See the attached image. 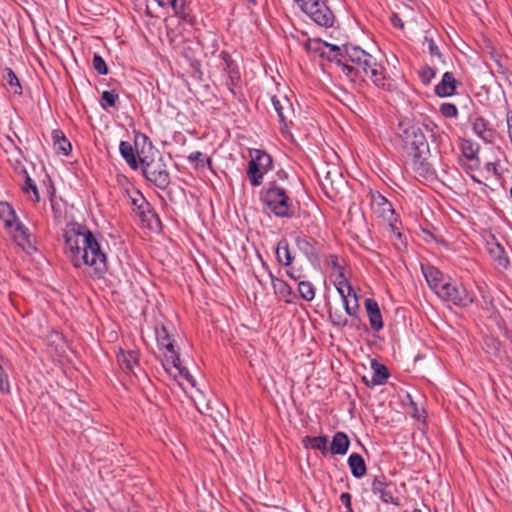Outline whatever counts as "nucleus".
Here are the masks:
<instances>
[{
	"label": "nucleus",
	"instance_id": "obj_39",
	"mask_svg": "<svg viewBox=\"0 0 512 512\" xmlns=\"http://www.w3.org/2000/svg\"><path fill=\"white\" fill-rule=\"evenodd\" d=\"M325 41L321 39H310L306 42L305 48L308 52L318 54L320 57H324L325 54Z\"/></svg>",
	"mask_w": 512,
	"mask_h": 512
},
{
	"label": "nucleus",
	"instance_id": "obj_55",
	"mask_svg": "<svg viewBox=\"0 0 512 512\" xmlns=\"http://www.w3.org/2000/svg\"><path fill=\"white\" fill-rule=\"evenodd\" d=\"M136 196L135 197H131V204L133 206V210L134 209H138V207H140V198H144V196L142 195V193L140 191H136L135 192Z\"/></svg>",
	"mask_w": 512,
	"mask_h": 512
},
{
	"label": "nucleus",
	"instance_id": "obj_46",
	"mask_svg": "<svg viewBox=\"0 0 512 512\" xmlns=\"http://www.w3.org/2000/svg\"><path fill=\"white\" fill-rule=\"evenodd\" d=\"M334 285L337 290L347 289V291L352 292L353 289V287L351 286L347 278L344 276V273L342 271H340L339 274L337 275Z\"/></svg>",
	"mask_w": 512,
	"mask_h": 512
},
{
	"label": "nucleus",
	"instance_id": "obj_27",
	"mask_svg": "<svg viewBox=\"0 0 512 512\" xmlns=\"http://www.w3.org/2000/svg\"><path fill=\"white\" fill-rule=\"evenodd\" d=\"M276 258L281 265L286 267L291 266L294 256L292 255L288 241L286 239H282L278 242L276 248Z\"/></svg>",
	"mask_w": 512,
	"mask_h": 512
},
{
	"label": "nucleus",
	"instance_id": "obj_40",
	"mask_svg": "<svg viewBox=\"0 0 512 512\" xmlns=\"http://www.w3.org/2000/svg\"><path fill=\"white\" fill-rule=\"evenodd\" d=\"M419 78L424 85H429L436 76V70L428 65L422 67L419 72Z\"/></svg>",
	"mask_w": 512,
	"mask_h": 512
},
{
	"label": "nucleus",
	"instance_id": "obj_22",
	"mask_svg": "<svg viewBox=\"0 0 512 512\" xmlns=\"http://www.w3.org/2000/svg\"><path fill=\"white\" fill-rule=\"evenodd\" d=\"M119 152L131 169L137 170L139 168L140 160L137 155L136 147L134 149L131 143L127 141H121L119 144Z\"/></svg>",
	"mask_w": 512,
	"mask_h": 512
},
{
	"label": "nucleus",
	"instance_id": "obj_26",
	"mask_svg": "<svg viewBox=\"0 0 512 512\" xmlns=\"http://www.w3.org/2000/svg\"><path fill=\"white\" fill-rule=\"evenodd\" d=\"M371 367L373 369V376L371 378V385L372 386H378L383 385L388 377L390 376V373L387 369V367L376 360H372Z\"/></svg>",
	"mask_w": 512,
	"mask_h": 512
},
{
	"label": "nucleus",
	"instance_id": "obj_8",
	"mask_svg": "<svg viewBox=\"0 0 512 512\" xmlns=\"http://www.w3.org/2000/svg\"><path fill=\"white\" fill-rule=\"evenodd\" d=\"M445 301H451L454 305L468 307L473 303V298L467 289L457 282L447 281L437 294Z\"/></svg>",
	"mask_w": 512,
	"mask_h": 512
},
{
	"label": "nucleus",
	"instance_id": "obj_10",
	"mask_svg": "<svg viewBox=\"0 0 512 512\" xmlns=\"http://www.w3.org/2000/svg\"><path fill=\"white\" fill-rule=\"evenodd\" d=\"M155 336L159 347L166 349L164 363L175 366L179 364V354L175 350L174 340L172 339L168 327L164 324L155 327Z\"/></svg>",
	"mask_w": 512,
	"mask_h": 512
},
{
	"label": "nucleus",
	"instance_id": "obj_63",
	"mask_svg": "<svg viewBox=\"0 0 512 512\" xmlns=\"http://www.w3.org/2000/svg\"><path fill=\"white\" fill-rule=\"evenodd\" d=\"M278 175H279L280 178H282V177L286 178L287 177V174L284 171L279 172Z\"/></svg>",
	"mask_w": 512,
	"mask_h": 512
},
{
	"label": "nucleus",
	"instance_id": "obj_21",
	"mask_svg": "<svg viewBox=\"0 0 512 512\" xmlns=\"http://www.w3.org/2000/svg\"><path fill=\"white\" fill-rule=\"evenodd\" d=\"M117 361L127 373H134V367L138 365L139 353L136 350L125 351L120 349L117 354Z\"/></svg>",
	"mask_w": 512,
	"mask_h": 512
},
{
	"label": "nucleus",
	"instance_id": "obj_9",
	"mask_svg": "<svg viewBox=\"0 0 512 512\" xmlns=\"http://www.w3.org/2000/svg\"><path fill=\"white\" fill-rule=\"evenodd\" d=\"M295 245L313 266L320 263L322 244L314 237L300 233L295 237Z\"/></svg>",
	"mask_w": 512,
	"mask_h": 512
},
{
	"label": "nucleus",
	"instance_id": "obj_17",
	"mask_svg": "<svg viewBox=\"0 0 512 512\" xmlns=\"http://www.w3.org/2000/svg\"><path fill=\"white\" fill-rule=\"evenodd\" d=\"M488 252L496 264L499 271L506 270L509 267L510 261L504 247L495 239L492 243H487Z\"/></svg>",
	"mask_w": 512,
	"mask_h": 512
},
{
	"label": "nucleus",
	"instance_id": "obj_42",
	"mask_svg": "<svg viewBox=\"0 0 512 512\" xmlns=\"http://www.w3.org/2000/svg\"><path fill=\"white\" fill-rule=\"evenodd\" d=\"M188 160L190 162H197L196 167H204L206 164L208 165V167L212 166L211 158H205L204 154L200 151L192 152L188 156Z\"/></svg>",
	"mask_w": 512,
	"mask_h": 512
},
{
	"label": "nucleus",
	"instance_id": "obj_13",
	"mask_svg": "<svg viewBox=\"0 0 512 512\" xmlns=\"http://www.w3.org/2000/svg\"><path fill=\"white\" fill-rule=\"evenodd\" d=\"M13 240L18 246L22 247L23 250L30 253L36 250L33 246V237L29 232L28 228L25 227L19 220L14 223L12 229H8Z\"/></svg>",
	"mask_w": 512,
	"mask_h": 512
},
{
	"label": "nucleus",
	"instance_id": "obj_60",
	"mask_svg": "<svg viewBox=\"0 0 512 512\" xmlns=\"http://www.w3.org/2000/svg\"><path fill=\"white\" fill-rule=\"evenodd\" d=\"M382 201H383V205L387 206L388 208H391L392 205L387 199L382 197Z\"/></svg>",
	"mask_w": 512,
	"mask_h": 512
},
{
	"label": "nucleus",
	"instance_id": "obj_37",
	"mask_svg": "<svg viewBox=\"0 0 512 512\" xmlns=\"http://www.w3.org/2000/svg\"><path fill=\"white\" fill-rule=\"evenodd\" d=\"M298 292L306 301H312L315 297V288L309 281H300L298 284Z\"/></svg>",
	"mask_w": 512,
	"mask_h": 512
},
{
	"label": "nucleus",
	"instance_id": "obj_2",
	"mask_svg": "<svg viewBox=\"0 0 512 512\" xmlns=\"http://www.w3.org/2000/svg\"><path fill=\"white\" fill-rule=\"evenodd\" d=\"M429 131L427 125H419L408 119L402 120L398 125V134L404 143V148L412 157V168L420 176L429 177L435 171L428 161L430 148L425 135Z\"/></svg>",
	"mask_w": 512,
	"mask_h": 512
},
{
	"label": "nucleus",
	"instance_id": "obj_41",
	"mask_svg": "<svg viewBox=\"0 0 512 512\" xmlns=\"http://www.w3.org/2000/svg\"><path fill=\"white\" fill-rule=\"evenodd\" d=\"M195 404H196V408L197 410L203 414V415H208L209 417H211L213 419V421L215 422V424L217 426L220 425V420L217 419L216 415H214L213 413V408L211 407V403L208 401L207 403H202L201 401H195Z\"/></svg>",
	"mask_w": 512,
	"mask_h": 512
},
{
	"label": "nucleus",
	"instance_id": "obj_44",
	"mask_svg": "<svg viewBox=\"0 0 512 512\" xmlns=\"http://www.w3.org/2000/svg\"><path fill=\"white\" fill-rule=\"evenodd\" d=\"M329 319L332 324L337 327H344L348 324V319L345 315H343L340 311H332L329 310Z\"/></svg>",
	"mask_w": 512,
	"mask_h": 512
},
{
	"label": "nucleus",
	"instance_id": "obj_15",
	"mask_svg": "<svg viewBox=\"0 0 512 512\" xmlns=\"http://www.w3.org/2000/svg\"><path fill=\"white\" fill-rule=\"evenodd\" d=\"M272 105L276 111L279 122L287 127L288 123H291V116L293 115L292 105L287 98L279 99L277 96L271 98Z\"/></svg>",
	"mask_w": 512,
	"mask_h": 512
},
{
	"label": "nucleus",
	"instance_id": "obj_34",
	"mask_svg": "<svg viewBox=\"0 0 512 512\" xmlns=\"http://www.w3.org/2000/svg\"><path fill=\"white\" fill-rule=\"evenodd\" d=\"M3 80L13 88L14 94L21 95L22 87L20 85L19 79L11 68H6L5 73L3 75Z\"/></svg>",
	"mask_w": 512,
	"mask_h": 512
},
{
	"label": "nucleus",
	"instance_id": "obj_58",
	"mask_svg": "<svg viewBox=\"0 0 512 512\" xmlns=\"http://www.w3.org/2000/svg\"><path fill=\"white\" fill-rule=\"evenodd\" d=\"M485 168L488 172H493L494 174H497V165L493 162H488L485 165Z\"/></svg>",
	"mask_w": 512,
	"mask_h": 512
},
{
	"label": "nucleus",
	"instance_id": "obj_45",
	"mask_svg": "<svg viewBox=\"0 0 512 512\" xmlns=\"http://www.w3.org/2000/svg\"><path fill=\"white\" fill-rule=\"evenodd\" d=\"M439 110L446 118H456L458 116V109L452 103H442Z\"/></svg>",
	"mask_w": 512,
	"mask_h": 512
},
{
	"label": "nucleus",
	"instance_id": "obj_54",
	"mask_svg": "<svg viewBox=\"0 0 512 512\" xmlns=\"http://www.w3.org/2000/svg\"><path fill=\"white\" fill-rule=\"evenodd\" d=\"M390 21L392 25L396 28L401 29L404 26L402 19L397 14H392V16L390 17Z\"/></svg>",
	"mask_w": 512,
	"mask_h": 512
},
{
	"label": "nucleus",
	"instance_id": "obj_35",
	"mask_svg": "<svg viewBox=\"0 0 512 512\" xmlns=\"http://www.w3.org/2000/svg\"><path fill=\"white\" fill-rule=\"evenodd\" d=\"M325 48L326 50L323 58H326L328 61H335L338 64H341V57L343 56L342 49L339 46L328 42L325 43Z\"/></svg>",
	"mask_w": 512,
	"mask_h": 512
},
{
	"label": "nucleus",
	"instance_id": "obj_31",
	"mask_svg": "<svg viewBox=\"0 0 512 512\" xmlns=\"http://www.w3.org/2000/svg\"><path fill=\"white\" fill-rule=\"evenodd\" d=\"M0 218L3 220L7 229H12L14 223L18 221L13 207L7 202L0 203Z\"/></svg>",
	"mask_w": 512,
	"mask_h": 512
},
{
	"label": "nucleus",
	"instance_id": "obj_7",
	"mask_svg": "<svg viewBox=\"0 0 512 512\" xmlns=\"http://www.w3.org/2000/svg\"><path fill=\"white\" fill-rule=\"evenodd\" d=\"M272 157L265 151L255 149L248 162L247 176L252 186H260L264 175L272 168Z\"/></svg>",
	"mask_w": 512,
	"mask_h": 512
},
{
	"label": "nucleus",
	"instance_id": "obj_53",
	"mask_svg": "<svg viewBox=\"0 0 512 512\" xmlns=\"http://www.w3.org/2000/svg\"><path fill=\"white\" fill-rule=\"evenodd\" d=\"M287 275L293 280L297 281L302 277V272L299 269L291 267L289 270H287Z\"/></svg>",
	"mask_w": 512,
	"mask_h": 512
},
{
	"label": "nucleus",
	"instance_id": "obj_4",
	"mask_svg": "<svg viewBox=\"0 0 512 512\" xmlns=\"http://www.w3.org/2000/svg\"><path fill=\"white\" fill-rule=\"evenodd\" d=\"M260 200L275 217L292 218L294 216V206L288 191L275 181L269 182L262 188Z\"/></svg>",
	"mask_w": 512,
	"mask_h": 512
},
{
	"label": "nucleus",
	"instance_id": "obj_62",
	"mask_svg": "<svg viewBox=\"0 0 512 512\" xmlns=\"http://www.w3.org/2000/svg\"><path fill=\"white\" fill-rule=\"evenodd\" d=\"M215 415H216L217 419L221 418V421H225L224 416L220 412H217V414H215Z\"/></svg>",
	"mask_w": 512,
	"mask_h": 512
},
{
	"label": "nucleus",
	"instance_id": "obj_38",
	"mask_svg": "<svg viewBox=\"0 0 512 512\" xmlns=\"http://www.w3.org/2000/svg\"><path fill=\"white\" fill-rule=\"evenodd\" d=\"M119 99V95L115 90L104 91L101 95L100 105L103 109L115 107Z\"/></svg>",
	"mask_w": 512,
	"mask_h": 512
},
{
	"label": "nucleus",
	"instance_id": "obj_57",
	"mask_svg": "<svg viewBox=\"0 0 512 512\" xmlns=\"http://www.w3.org/2000/svg\"><path fill=\"white\" fill-rule=\"evenodd\" d=\"M52 210H53V213H54V217L55 219H61L62 217V214H61V210L56 206V204L52 201Z\"/></svg>",
	"mask_w": 512,
	"mask_h": 512
},
{
	"label": "nucleus",
	"instance_id": "obj_56",
	"mask_svg": "<svg viewBox=\"0 0 512 512\" xmlns=\"http://www.w3.org/2000/svg\"><path fill=\"white\" fill-rule=\"evenodd\" d=\"M506 121H507V128H508V136L512 143V111L507 112Z\"/></svg>",
	"mask_w": 512,
	"mask_h": 512
},
{
	"label": "nucleus",
	"instance_id": "obj_51",
	"mask_svg": "<svg viewBox=\"0 0 512 512\" xmlns=\"http://www.w3.org/2000/svg\"><path fill=\"white\" fill-rule=\"evenodd\" d=\"M351 500H352V496H351L350 493H348V492L341 493L340 501H341V503L345 507V511L344 512H354L353 509H352Z\"/></svg>",
	"mask_w": 512,
	"mask_h": 512
},
{
	"label": "nucleus",
	"instance_id": "obj_12",
	"mask_svg": "<svg viewBox=\"0 0 512 512\" xmlns=\"http://www.w3.org/2000/svg\"><path fill=\"white\" fill-rule=\"evenodd\" d=\"M371 490L379 495L382 502L398 506L399 499L394 497V485L386 482L385 477H375L371 484Z\"/></svg>",
	"mask_w": 512,
	"mask_h": 512
},
{
	"label": "nucleus",
	"instance_id": "obj_49",
	"mask_svg": "<svg viewBox=\"0 0 512 512\" xmlns=\"http://www.w3.org/2000/svg\"><path fill=\"white\" fill-rule=\"evenodd\" d=\"M425 41L428 43L429 54L433 57H437L441 62H445L443 59V55L440 52L435 41L432 38H428V37H425Z\"/></svg>",
	"mask_w": 512,
	"mask_h": 512
},
{
	"label": "nucleus",
	"instance_id": "obj_24",
	"mask_svg": "<svg viewBox=\"0 0 512 512\" xmlns=\"http://www.w3.org/2000/svg\"><path fill=\"white\" fill-rule=\"evenodd\" d=\"M350 445L349 437L344 432H336L332 438L330 451L332 454L344 455Z\"/></svg>",
	"mask_w": 512,
	"mask_h": 512
},
{
	"label": "nucleus",
	"instance_id": "obj_59",
	"mask_svg": "<svg viewBox=\"0 0 512 512\" xmlns=\"http://www.w3.org/2000/svg\"><path fill=\"white\" fill-rule=\"evenodd\" d=\"M155 1L161 7H167V6H171L172 4H175V0H155Z\"/></svg>",
	"mask_w": 512,
	"mask_h": 512
},
{
	"label": "nucleus",
	"instance_id": "obj_19",
	"mask_svg": "<svg viewBox=\"0 0 512 512\" xmlns=\"http://www.w3.org/2000/svg\"><path fill=\"white\" fill-rule=\"evenodd\" d=\"M423 275L429 285V287L438 294L442 286L447 282L444 278V274L433 266L421 267Z\"/></svg>",
	"mask_w": 512,
	"mask_h": 512
},
{
	"label": "nucleus",
	"instance_id": "obj_20",
	"mask_svg": "<svg viewBox=\"0 0 512 512\" xmlns=\"http://www.w3.org/2000/svg\"><path fill=\"white\" fill-rule=\"evenodd\" d=\"M364 305L372 330H381L383 328V320L378 303L374 299L367 298L365 299Z\"/></svg>",
	"mask_w": 512,
	"mask_h": 512
},
{
	"label": "nucleus",
	"instance_id": "obj_52",
	"mask_svg": "<svg viewBox=\"0 0 512 512\" xmlns=\"http://www.w3.org/2000/svg\"><path fill=\"white\" fill-rule=\"evenodd\" d=\"M340 65H342V72L345 73L347 76L357 75V68L343 63H341Z\"/></svg>",
	"mask_w": 512,
	"mask_h": 512
},
{
	"label": "nucleus",
	"instance_id": "obj_50",
	"mask_svg": "<svg viewBox=\"0 0 512 512\" xmlns=\"http://www.w3.org/2000/svg\"><path fill=\"white\" fill-rule=\"evenodd\" d=\"M479 152V147L474 148L472 144L463 146V155L468 160L478 159L477 154Z\"/></svg>",
	"mask_w": 512,
	"mask_h": 512
},
{
	"label": "nucleus",
	"instance_id": "obj_48",
	"mask_svg": "<svg viewBox=\"0 0 512 512\" xmlns=\"http://www.w3.org/2000/svg\"><path fill=\"white\" fill-rule=\"evenodd\" d=\"M23 190L26 193L31 191L33 193V195L35 196V201L36 202L39 201L40 197H39L36 183L34 182V180L31 179V177L27 173H26V178H25V186L23 187Z\"/></svg>",
	"mask_w": 512,
	"mask_h": 512
},
{
	"label": "nucleus",
	"instance_id": "obj_28",
	"mask_svg": "<svg viewBox=\"0 0 512 512\" xmlns=\"http://www.w3.org/2000/svg\"><path fill=\"white\" fill-rule=\"evenodd\" d=\"M271 277L275 293L279 295L286 303H292L294 294L288 283H286L284 280L274 278L272 275Z\"/></svg>",
	"mask_w": 512,
	"mask_h": 512
},
{
	"label": "nucleus",
	"instance_id": "obj_47",
	"mask_svg": "<svg viewBox=\"0 0 512 512\" xmlns=\"http://www.w3.org/2000/svg\"><path fill=\"white\" fill-rule=\"evenodd\" d=\"M330 172H327L324 181L321 182L325 194L332 198L336 194V189L333 186V181L330 179Z\"/></svg>",
	"mask_w": 512,
	"mask_h": 512
},
{
	"label": "nucleus",
	"instance_id": "obj_16",
	"mask_svg": "<svg viewBox=\"0 0 512 512\" xmlns=\"http://www.w3.org/2000/svg\"><path fill=\"white\" fill-rule=\"evenodd\" d=\"M458 84L452 72H445L441 81L435 86L434 92L441 98L450 97L455 94Z\"/></svg>",
	"mask_w": 512,
	"mask_h": 512
},
{
	"label": "nucleus",
	"instance_id": "obj_43",
	"mask_svg": "<svg viewBox=\"0 0 512 512\" xmlns=\"http://www.w3.org/2000/svg\"><path fill=\"white\" fill-rule=\"evenodd\" d=\"M92 65L98 74H100V75L108 74V66H107L105 60L103 59V57L100 56L99 54H94L93 60H92Z\"/></svg>",
	"mask_w": 512,
	"mask_h": 512
},
{
	"label": "nucleus",
	"instance_id": "obj_1",
	"mask_svg": "<svg viewBox=\"0 0 512 512\" xmlns=\"http://www.w3.org/2000/svg\"><path fill=\"white\" fill-rule=\"evenodd\" d=\"M64 252L74 267L83 264L92 268L96 278H103L108 270L107 257L96 236L86 226L67 223L63 229Z\"/></svg>",
	"mask_w": 512,
	"mask_h": 512
},
{
	"label": "nucleus",
	"instance_id": "obj_23",
	"mask_svg": "<svg viewBox=\"0 0 512 512\" xmlns=\"http://www.w3.org/2000/svg\"><path fill=\"white\" fill-rule=\"evenodd\" d=\"M337 291L342 298L346 314L352 317L356 316L359 310V303L354 289H352V292L347 291V289Z\"/></svg>",
	"mask_w": 512,
	"mask_h": 512
},
{
	"label": "nucleus",
	"instance_id": "obj_18",
	"mask_svg": "<svg viewBox=\"0 0 512 512\" xmlns=\"http://www.w3.org/2000/svg\"><path fill=\"white\" fill-rule=\"evenodd\" d=\"M219 58L223 61L224 67L223 70L228 74L229 77V89L233 92L232 86L236 84L237 81L240 80V72L238 65L232 59L231 55L227 51H221L219 54Z\"/></svg>",
	"mask_w": 512,
	"mask_h": 512
},
{
	"label": "nucleus",
	"instance_id": "obj_30",
	"mask_svg": "<svg viewBox=\"0 0 512 512\" xmlns=\"http://www.w3.org/2000/svg\"><path fill=\"white\" fill-rule=\"evenodd\" d=\"M52 140L58 151L63 155H69L72 150L71 143L61 130L55 129L52 131Z\"/></svg>",
	"mask_w": 512,
	"mask_h": 512
},
{
	"label": "nucleus",
	"instance_id": "obj_32",
	"mask_svg": "<svg viewBox=\"0 0 512 512\" xmlns=\"http://www.w3.org/2000/svg\"><path fill=\"white\" fill-rule=\"evenodd\" d=\"M345 53L348 57V59L355 63L357 66L362 62V59L366 58L369 53H367L365 50H363L359 46H354L350 44L344 45Z\"/></svg>",
	"mask_w": 512,
	"mask_h": 512
},
{
	"label": "nucleus",
	"instance_id": "obj_6",
	"mask_svg": "<svg viewBox=\"0 0 512 512\" xmlns=\"http://www.w3.org/2000/svg\"><path fill=\"white\" fill-rule=\"evenodd\" d=\"M357 69H361L367 76H369L371 81L378 88L385 91L396 90V82L386 75L385 68L381 64L377 63L376 59L371 54L362 59V62L358 65Z\"/></svg>",
	"mask_w": 512,
	"mask_h": 512
},
{
	"label": "nucleus",
	"instance_id": "obj_36",
	"mask_svg": "<svg viewBox=\"0 0 512 512\" xmlns=\"http://www.w3.org/2000/svg\"><path fill=\"white\" fill-rule=\"evenodd\" d=\"M175 15L183 19L186 22L192 23L193 16L187 10L183 0H175V4L171 5Z\"/></svg>",
	"mask_w": 512,
	"mask_h": 512
},
{
	"label": "nucleus",
	"instance_id": "obj_5",
	"mask_svg": "<svg viewBox=\"0 0 512 512\" xmlns=\"http://www.w3.org/2000/svg\"><path fill=\"white\" fill-rule=\"evenodd\" d=\"M298 7L317 25L325 28L332 27L335 16L323 0H293Z\"/></svg>",
	"mask_w": 512,
	"mask_h": 512
},
{
	"label": "nucleus",
	"instance_id": "obj_64",
	"mask_svg": "<svg viewBox=\"0 0 512 512\" xmlns=\"http://www.w3.org/2000/svg\"><path fill=\"white\" fill-rule=\"evenodd\" d=\"M413 512H421V510H420V509H418V508H415V509L413 510Z\"/></svg>",
	"mask_w": 512,
	"mask_h": 512
},
{
	"label": "nucleus",
	"instance_id": "obj_25",
	"mask_svg": "<svg viewBox=\"0 0 512 512\" xmlns=\"http://www.w3.org/2000/svg\"><path fill=\"white\" fill-rule=\"evenodd\" d=\"M348 466L351 470V474L353 477L360 479L362 478L366 472V464L363 457L360 454L353 453L348 457Z\"/></svg>",
	"mask_w": 512,
	"mask_h": 512
},
{
	"label": "nucleus",
	"instance_id": "obj_14",
	"mask_svg": "<svg viewBox=\"0 0 512 512\" xmlns=\"http://www.w3.org/2000/svg\"><path fill=\"white\" fill-rule=\"evenodd\" d=\"M140 207L138 209H134L136 216L139 217L142 224L153 230L160 225V219L158 215L154 212L150 203L145 198H140Z\"/></svg>",
	"mask_w": 512,
	"mask_h": 512
},
{
	"label": "nucleus",
	"instance_id": "obj_33",
	"mask_svg": "<svg viewBox=\"0 0 512 512\" xmlns=\"http://www.w3.org/2000/svg\"><path fill=\"white\" fill-rule=\"evenodd\" d=\"M163 366L165 370L172 374V370H175L178 372L180 376H182L185 380H187L192 386H195V380L193 376L190 374L187 368L183 367L181 365V361L179 360V364L176 363L175 366H172L171 364L163 363Z\"/></svg>",
	"mask_w": 512,
	"mask_h": 512
},
{
	"label": "nucleus",
	"instance_id": "obj_61",
	"mask_svg": "<svg viewBox=\"0 0 512 512\" xmlns=\"http://www.w3.org/2000/svg\"><path fill=\"white\" fill-rule=\"evenodd\" d=\"M70 512H91V511L88 510V509L83 508V509H80V510H72Z\"/></svg>",
	"mask_w": 512,
	"mask_h": 512
},
{
	"label": "nucleus",
	"instance_id": "obj_11",
	"mask_svg": "<svg viewBox=\"0 0 512 512\" xmlns=\"http://www.w3.org/2000/svg\"><path fill=\"white\" fill-rule=\"evenodd\" d=\"M469 122L472 125L473 132L485 143H494L497 137V131L492 127L490 122L484 117L476 115L470 116Z\"/></svg>",
	"mask_w": 512,
	"mask_h": 512
},
{
	"label": "nucleus",
	"instance_id": "obj_3",
	"mask_svg": "<svg viewBox=\"0 0 512 512\" xmlns=\"http://www.w3.org/2000/svg\"><path fill=\"white\" fill-rule=\"evenodd\" d=\"M134 144L143 176L158 189L166 190L170 184V174L161 152L153 145L150 138L141 132L135 133Z\"/></svg>",
	"mask_w": 512,
	"mask_h": 512
},
{
	"label": "nucleus",
	"instance_id": "obj_29",
	"mask_svg": "<svg viewBox=\"0 0 512 512\" xmlns=\"http://www.w3.org/2000/svg\"><path fill=\"white\" fill-rule=\"evenodd\" d=\"M327 441V436H306L302 442L306 448L320 450L323 455H326L328 452Z\"/></svg>",
	"mask_w": 512,
	"mask_h": 512
}]
</instances>
